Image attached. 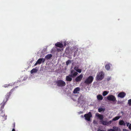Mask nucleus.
<instances>
[{"mask_svg":"<svg viewBox=\"0 0 131 131\" xmlns=\"http://www.w3.org/2000/svg\"><path fill=\"white\" fill-rule=\"evenodd\" d=\"M10 95V93H7L6 95L5 98L4 99L3 102L1 104L0 110L1 111H2V113H3L4 112V111L2 110L3 109L4 106L6 104V103Z\"/></svg>","mask_w":131,"mask_h":131,"instance_id":"obj_1","label":"nucleus"},{"mask_svg":"<svg viewBox=\"0 0 131 131\" xmlns=\"http://www.w3.org/2000/svg\"><path fill=\"white\" fill-rule=\"evenodd\" d=\"M104 73L102 71H100L97 73L96 77V79L97 80L101 81L104 78Z\"/></svg>","mask_w":131,"mask_h":131,"instance_id":"obj_2","label":"nucleus"},{"mask_svg":"<svg viewBox=\"0 0 131 131\" xmlns=\"http://www.w3.org/2000/svg\"><path fill=\"white\" fill-rule=\"evenodd\" d=\"M94 79L92 76H90L86 78L84 80V82L85 84L89 85L92 83Z\"/></svg>","mask_w":131,"mask_h":131,"instance_id":"obj_3","label":"nucleus"},{"mask_svg":"<svg viewBox=\"0 0 131 131\" xmlns=\"http://www.w3.org/2000/svg\"><path fill=\"white\" fill-rule=\"evenodd\" d=\"M56 83L58 86L61 87L65 86L66 84L65 82L62 80H59L57 81Z\"/></svg>","mask_w":131,"mask_h":131,"instance_id":"obj_4","label":"nucleus"},{"mask_svg":"<svg viewBox=\"0 0 131 131\" xmlns=\"http://www.w3.org/2000/svg\"><path fill=\"white\" fill-rule=\"evenodd\" d=\"M84 116L85 119L86 121H90L91 118L92 117V115L91 113L90 112L87 114H85Z\"/></svg>","mask_w":131,"mask_h":131,"instance_id":"obj_5","label":"nucleus"},{"mask_svg":"<svg viewBox=\"0 0 131 131\" xmlns=\"http://www.w3.org/2000/svg\"><path fill=\"white\" fill-rule=\"evenodd\" d=\"M107 99L108 100L113 102L115 101L116 100V97L113 95H108L107 97Z\"/></svg>","mask_w":131,"mask_h":131,"instance_id":"obj_6","label":"nucleus"},{"mask_svg":"<svg viewBox=\"0 0 131 131\" xmlns=\"http://www.w3.org/2000/svg\"><path fill=\"white\" fill-rule=\"evenodd\" d=\"M75 49L74 47L70 48L69 47L66 48V52L68 53H71L74 51L75 50Z\"/></svg>","mask_w":131,"mask_h":131,"instance_id":"obj_7","label":"nucleus"},{"mask_svg":"<svg viewBox=\"0 0 131 131\" xmlns=\"http://www.w3.org/2000/svg\"><path fill=\"white\" fill-rule=\"evenodd\" d=\"M112 66L111 64L110 63H107L105 65V69L107 71H109L111 70V67Z\"/></svg>","mask_w":131,"mask_h":131,"instance_id":"obj_8","label":"nucleus"},{"mask_svg":"<svg viewBox=\"0 0 131 131\" xmlns=\"http://www.w3.org/2000/svg\"><path fill=\"white\" fill-rule=\"evenodd\" d=\"M45 61V58H40L39 59L36 63L34 64L35 66H36L37 64H40L42 62H44Z\"/></svg>","mask_w":131,"mask_h":131,"instance_id":"obj_9","label":"nucleus"},{"mask_svg":"<svg viewBox=\"0 0 131 131\" xmlns=\"http://www.w3.org/2000/svg\"><path fill=\"white\" fill-rule=\"evenodd\" d=\"M55 46L57 47H59L60 48H62L63 47V45L62 43V42H57L55 44Z\"/></svg>","mask_w":131,"mask_h":131,"instance_id":"obj_10","label":"nucleus"},{"mask_svg":"<svg viewBox=\"0 0 131 131\" xmlns=\"http://www.w3.org/2000/svg\"><path fill=\"white\" fill-rule=\"evenodd\" d=\"M126 121H124L123 120H120L119 122V125H121L127 126V123H128Z\"/></svg>","mask_w":131,"mask_h":131,"instance_id":"obj_11","label":"nucleus"},{"mask_svg":"<svg viewBox=\"0 0 131 131\" xmlns=\"http://www.w3.org/2000/svg\"><path fill=\"white\" fill-rule=\"evenodd\" d=\"M83 74H81L79 76L77 77L75 79V81L77 82L80 81L82 80L83 77Z\"/></svg>","mask_w":131,"mask_h":131,"instance_id":"obj_12","label":"nucleus"},{"mask_svg":"<svg viewBox=\"0 0 131 131\" xmlns=\"http://www.w3.org/2000/svg\"><path fill=\"white\" fill-rule=\"evenodd\" d=\"M95 115L96 116L101 120V121L104 118L103 115L100 114L98 113H96Z\"/></svg>","mask_w":131,"mask_h":131,"instance_id":"obj_13","label":"nucleus"},{"mask_svg":"<svg viewBox=\"0 0 131 131\" xmlns=\"http://www.w3.org/2000/svg\"><path fill=\"white\" fill-rule=\"evenodd\" d=\"M79 67L78 65L75 66L74 68V69L78 72L81 73L82 72V70L81 69H79Z\"/></svg>","mask_w":131,"mask_h":131,"instance_id":"obj_14","label":"nucleus"},{"mask_svg":"<svg viewBox=\"0 0 131 131\" xmlns=\"http://www.w3.org/2000/svg\"><path fill=\"white\" fill-rule=\"evenodd\" d=\"M126 95V93H125L123 92L119 93L118 94L117 96L118 97L123 98Z\"/></svg>","mask_w":131,"mask_h":131,"instance_id":"obj_15","label":"nucleus"},{"mask_svg":"<svg viewBox=\"0 0 131 131\" xmlns=\"http://www.w3.org/2000/svg\"><path fill=\"white\" fill-rule=\"evenodd\" d=\"M80 90V89L79 87H77L73 91V93L74 94H78L79 93Z\"/></svg>","mask_w":131,"mask_h":131,"instance_id":"obj_16","label":"nucleus"},{"mask_svg":"<svg viewBox=\"0 0 131 131\" xmlns=\"http://www.w3.org/2000/svg\"><path fill=\"white\" fill-rule=\"evenodd\" d=\"M84 95H81L78 99V102L79 103L81 104V101H82L84 100Z\"/></svg>","mask_w":131,"mask_h":131,"instance_id":"obj_17","label":"nucleus"},{"mask_svg":"<svg viewBox=\"0 0 131 131\" xmlns=\"http://www.w3.org/2000/svg\"><path fill=\"white\" fill-rule=\"evenodd\" d=\"M78 74V73L74 70H72L71 71V76L72 77H75Z\"/></svg>","mask_w":131,"mask_h":131,"instance_id":"obj_18","label":"nucleus"},{"mask_svg":"<svg viewBox=\"0 0 131 131\" xmlns=\"http://www.w3.org/2000/svg\"><path fill=\"white\" fill-rule=\"evenodd\" d=\"M97 98L99 101H101L103 100V97L101 95L98 94L97 96Z\"/></svg>","mask_w":131,"mask_h":131,"instance_id":"obj_19","label":"nucleus"},{"mask_svg":"<svg viewBox=\"0 0 131 131\" xmlns=\"http://www.w3.org/2000/svg\"><path fill=\"white\" fill-rule=\"evenodd\" d=\"M72 77L71 75L67 76L66 78V80L68 81H71L72 80Z\"/></svg>","mask_w":131,"mask_h":131,"instance_id":"obj_20","label":"nucleus"},{"mask_svg":"<svg viewBox=\"0 0 131 131\" xmlns=\"http://www.w3.org/2000/svg\"><path fill=\"white\" fill-rule=\"evenodd\" d=\"M80 54L79 52L77 50L76 51H75L74 52V57H75L76 56H78Z\"/></svg>","mask_w":131,"mask_h":131,"instance_id":"obj_21","label":"nucleus"},{"mask_svg":"<svg viewBox=\"0 0 131 131\" xmlns=\"http://www.w3.org/2000/svg\"><path fill=\"white\" fill-rule=\"evenodd\" d=\"M3 113H2V114H1V116L3 117V120H6L7 119V116L5 115V114Z\"/></svg>","mask_w":131,"mask_h":131,"instance_id":"obj_22","label":"nucleus"},{"mask_svg":"<svg viewBox=\"0 0 131 131\" xmlns=\"http://www.w3.org/2000/svg\"><path fill=\"white\" fill-rule=\"evenodd\" d=\"M52 56V54H48L45 57V58L47 59H49Z\"/></svg>","mask_w":131,"mask_h":131,"instance_id":"obj_23","label":"nucleus"},{"mask_svg":"<svg viewBox=\"0 0 131 131\" xmlns=\"http://www.w3.org/2000/svg\"><path fill=\"white\" fill-rule=\"evenodd\" d=\"M38 71V70L35 68L33 69L32 70H31L30 71V73L31 74H32L34 73H36Z\"/></svg>","mask_w":131,"mask_h":131,"instance_id":"obj_24","label":"nucleus"},{"mask_svg":"<svg viewBox=\"0 0 131 131\" xmlns=\"http://www.w3.org/2000/svg\"><path fill=\"white\" fill-rule=\"evenodd\" d=\"M105 110V109L104 108L100 107L98 109V111L100 112H101L104 111Z\"/></svg>","mask_w":131,"mask_h":131,"instance_id":"obj_25","label":"nucleus"},{"mask_svg":"<svg viewBox=\"0 0 131 131\" xmlns=\"http://www.w3.org/2000/svg\"><path fill=\"white\" fill-rule=\"evenodd\" d=\"M121 117V116H117L115 117L112 120V121H116L118 120Z\"/></svg>","mask_w":131,"mask_h":131,"instance_id":"obj_26","label":"nucleus"},{"mask_svg":"<svg viewBox=\"0 0 131 131\" xmlns=\"http://www.w3.org/2000/svg\"><path fill=\"white\" fill-rule=\"evenodd\" d=\"M109 93V91H104L102 93V95L103 96H105L106 95Z\"/></svg>","mask_w":131,"mask_h":131,"instance_id":"obj_27","label":"nucleus"},{"mask_svg":"<svg viewBox=\"0 0 131 131\" xmlns=\"http://www.w3.org/2000/svg\"><path fill=\"white\" fill-rule=\"evenodd\" d=\"M72 60H68L66 62V64L68 66L69 64H70L72 62Z\"/></svg>","mask_w":131,"mask_h":131,"instance_id":"obj_28","label":"nucleus"},{"mask_svg":"<svg viewBox=\"0 0 131 131\" xmlns=\"http://www.w3.org/2000/svg\"><path fill=\"white\" fill-rule=\"evenodd\" d=\"M114 131H118L119 129V128L118 127L116 126H114L113 127V128L112 129Z\"/></svg>","mask_w":131,"mask_h":131,"instance_id":"obj_29","label":"nucleus"},{"mask_svg":"<svg viewBox=\"0 0 131 131\" xmlns=\"http://www.w3.org/2000/svg\"><path fill=\"white\" fill-rule=\"evenodd\" d=\"M102 124L104 125H106V121L103 120H101L100 121Z\"/></svg>","mask_w":131,"mask_h":131,"instance_id":"obj_30","label":"nucleus"},{"mask_svg":"<svg viewBox=\"0 0 131 131\" xmlns=\"http://www.w3.org/2000/svg\"><path fill=\"white\" fill-rule=\"evenodd\" d=\"M112 122V120L110 121L109 122L106 121V125L108 126L111 124Z\"/></svg>","mask_w":131,"mask_h":131,"instance_id":"obj_31","label":"nucleus"},{"mask_svg":"<svg viewBox=\"0 0 131 131\" xmlns=\"http://www.w3.org/2000/svg\"><path fill=\"white\" fill-rule=\"evenodd\" d=\"M127 127H128V128L130 130H131V124H130L129 122L127 123Z\"/></svg>","mask_w":131,"mask_h":131,"instance_id":"obj_32","label":"nucleus"},{"mask_svg":"<svg viewBox=\"0 0 131 131\" xmlns=\"http://www.w3.org/2000/svg\"><path fill=\"white\" fill-rule=\"evenodd\" d=\"M61 42H62V43L63 44V46H66L68 42H67L65 40H64V41Z\"/></svg>","mask_w":131,"mask_h":131,"instance_id":"obj_33","label":"nucleus"},{"mask_svg":"<svg viewBox=\"0 0 131 131\" xmlns=\"http://www.w3.org/2000/svg\"><path fill=\"white\" fill-rule=\"evenodd\" d=\"M12 85H10V84H7L4 85L3 86L4 88L7 87L8 86Z\"/></svg>","mask_w":131,"mask_h":131,"instance_id":"obj_34","label":"nucleus"},{"mask_svg":"<svg viewBox=\"0 0 131 131\" xmlns=\"http://www.w3.org/2000/svg\"><path fill=\"white\" fill-rule=\"evenodd\" d=\"M111 79V76H108L106 78V80L108 81H109Z\"/></svg>","mask_w":131,"mask_h":131,"instance_id":"obj_35","label":"nucleus"},{"mask_svg":"<svg viewBox=\"0 0 131 131\" xmlns=\"http://www.w3.org/2000/svg\"><path fill=\"white\" fill-rule=\"evenodd\" d=\"M128 103L129 105H131V99H129L128 100Z\"/></svg>","mask_w":131,"mask_h":131,"instance_id":"obj_36","label":"nucleus"},{"mask_svg":"<svg viewBox=\"0 0 131 131\" xmlns=\"http://www.w3.org/2000/svg\"><path fill=\"white\" fill-rule=\"evenodd\" d=\"M57 50L59 52L60 51H61V49L59 48H57Z\"/></svg>","mask_w":131,"mask_h":131,"instance_id":"obj_37","label":"nucleus"},{"mask_svg":"<svg viewBox=\"0 0 131 131\" xmlns=\"http://www.w3.org/2000/svg\"><path fill=\"white\" fill-rule=\"evenodd\" d=\"M123 131H129V130H128L126 129H123Z\"/></svg>","mask_w":131,"mask_h":131,"instance_id":"obj_38","label":"nucleus"},{"mask_svg":"<svg viewBox=\"0 0 131 131\" xmlns=\"http://www.w3.org/2000/svg\"><path fill=\"white\" fill-rule=\"evenodd\" d=\"M97 131H106L104 130H102L101 129H99L97 130Z\"/></svg>","mask_w":131,"mask_h":131,"instance_id":"obj_39","label":"nucleus"},{"mask_svg":"<svg viewBox=\"0 0 131 131\" xmlns=\"http://www.w3.org/2000/svg\"><path fill=\"white\" fill-rule=\"evenodd\" d=\"M12 131H15V129L14 128H13L12 129Z\"/></svg>","mask_w":131,"mask_h":131,"instance_id":"obj_40","label":"nucleus"},{"mask_svg":"<svg viewBox=\"0 0 131 131\" xmlns=\"http://www.w3.org/2000/svg\"><path fill=\"white\" fill-rule=\"evenodd\" d=\"M82 113V112H79V114Z\"/></svg>","mask_w":131,"mask_h":131,"instance_id":"obj_41","label":"nucleus"},{"mask_svg":"<svg viewBox=\"0 0 131 131\" xmlns=\"http://www.w3.org/2000/svg\"><path fill=\"white\" fill-rule=\"evenodd\" d=\"M13 90V89H12V90H11V92H12V91Z\"/></svg>","mask_w":131,"mask_h":131,"instance_id":"obj_42","label":"nucleus"},{"mask_svg":"<svg viewBox=\"0 0 131 131\" xmlns=\"http://www.w3.org/2000/svg\"><path fill=\"white\" fill-rule=\"evenodd\" d=\"M69 58H72L71 57H69Z\"/></svg>","mask_w":131,"mask_h":131,"instance_id":"obj_43","label":"nucleus"},{"mask_svg":"<svg viewBox=\"0 0 131 131\" xmlns=\"http://www.w3.org/2000/svg\"><path fill=\"white\" fill-rule=\"evenodd\" d=\"M82 117H83V116H81Z\"/></svg>","mask_w":131,"mask_h":131,"instance_id":"obj_44","label":"nucleus"},{"mask_svg":"<svg viewBox=\"0 0 131 131\" xmlns=\"http://www.w3.org/2000/svg\"><path fill=\"white\" fill-rule=\"evenodd\" d=\"M130 122H131V121H130Z\"/></svg>","mask_w":131,"mask_h":131,"instance_id":"obj_45","label":"nucleus"}]
</instances>
